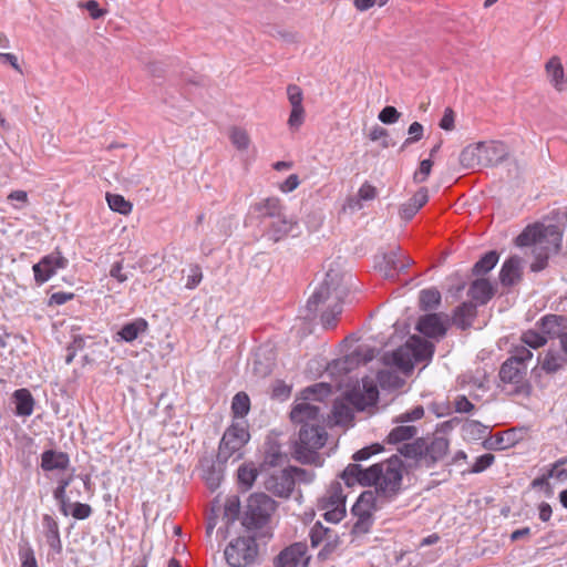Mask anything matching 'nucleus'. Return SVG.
<instances>
[{
    "label": "nucleus",
    "mask_w": 567,
    "mask_h": 567,
    "mask_svg": "<svg viewBox=\"0 0 567 567\" xmlns=\"http://www.w3.org/2000/svg\"><path fill=\"white\" fill-rule=\"evenodd\" d=\"M563 241V229L559 225H543L539 223L528 225L516 237L517 247L533 246L535 260L530 264V270L539 272L548 265V259L560 249Z\"/></svg>",
    "instance_id": "f257e3e1"
},
{
    "label": "nucleus",
    "mask_w": 567,
    "mask_h": 567,
    "mask_svg": "<svg viewBox=\"0 0 567 567\" xmlns=\"http://www.w3.org/2000/svg\"><path fill=\"white\" fill-rule=\"evenodd\" d=\"M370 486H374L375 495L385 504L394 501L402 492L403 462L398 455L375 463L368 467Z\"/></svg>",
    "instance_id": "f03ea898"
},
{
    "label": "nucleus",
    "mask_w": 567,
    "mask_h": 567,
    "mask_svg": "<svg viewBox=\"0 0 567 567\" xmlns=\"http://www.w3.org/2000/svg\"><path fill=\"white\" fill-rule=\"evenodd\" d=\"M533 358V352L525 346L515 347L509 357L502 363L498 372L503 384L509 385V394L530 393V384L527 379L528 362Z\"/></svg>",
    "instance_id": "7ed1b4c3"
},
{
    "label": "nucleus",
    "mask_w": 567,
    "mask_h": 567,
    "mask_svg": "<svg viewBox=\"0 0 567 567\" xmlns=\"http://www.w3.org/2000/svg\"><path fill=\"white\" fill-rule=\"evenodd\" d=\"M450 450V442L444 436H433L431 440L419 437L410 443H403L399 452L406 460L414 461L415 465L426 468L434 467L441 462Z\"/></svg>",
    "instance_id": "20e7f679"
},
{
    "label": "nucleus",
    "mask_w": 567,
    "mask_h": 567,
    "mask_svg": "<svg viewBox=\"0 0 567 567\" xmlns=\"http://www.w3.org/2000/svg\"><path fill=\"white\" fill-rule=\"evenodd\" d=\"M507 156L508 150L503 142H478L462 150L460 164L466 169L492 167L504 162Z\"/></svg>",
    "instance_id": "39448f33"
},
{
    "label": "nucleus",
    "mask_w": 567,
    "mask_h": 567,
    "mask_svg": "<svg viewBox=\"0 0 567 567\" xmlns=\"http://www.w3.org/2000/svg\"><path fill=\"white\" fill-rule=\"evenodd\" d=\"M434 344L419 336H411L406 342L395 349L392 354V363L409 373L416 363L429 362L434 354Z\"/></svg>",
    "instance_id": "423d86ee"
},
{
    "label": "nucleus",
    "mask_w": 567,
    "mask_h": 567,
    "mask_svg": "<svg viewBox=\"0 0 567 567\" xmlns=\"http://www.w3.org/2000/svg\"><path fill=\"white\" fill-rule=\"evenodd\" d=\"M328 433L320 424L301 425L298 441L295 444L296 458L306 464L316 463L319 460L318 451L324 446Z\"/></svg>",
    "instance_id": "0eeeda50"
},
{
    "label": "nucleus",
    "mask_w": 567,
    "mask_h": 567,
    "mask_svg": "<svg viewBox=\"0 0 567 567\" xmlns=\"http://www.w3.org/2000/svg\"><path fill=\"white\" fill-rule=\"evenodd\" d=\"M224 557L229 567H250L259 557L255 535L238 536L225 547Z\"/></svg>",
    "instance_id": "6e6552de"
},
{
    "label": "nucleus",
    "mask_w": 567,
    "mask_h": 567,
    "mask_svg": "<svg viewBox=\"0 0 567 567\" xmlns=\"http://www.w3.org/2000/svg\"><path fill=\"white\" fill-rule=\"evenodd\" d=\"M276 509V502L265 493L249 496L243 525L248 532L264 528Z\"/></svg>",
    "instance_id": "1a4fd4ad"
},
{
    "label": "nucleus",
    "mask_w": 567,
    "mask_h": 567,
    "mask_svg": "<svg viewBox=\"0 0 567 567\" xmlns=\"http://www.w3.org/2000/svg\"><path fill=\"white\" fill-rule=\"evenodd\" d=\"M250 434L245 421L233 422L225 431L218 447L217 460L226 463L231 456L241 457V449L249 441Z\"/></svg>",
    "instance_id": "9d476101"
},
{
    "label": "nucleus",
    "mask_w": 567,
    "mask_h": 567,
    "mask_svg": "<svg viewBox=\"0 0 567 567\" xmlns=\"http://www.w3.org/2000/svg\"><path fill=\"white\" fill-rule=\"evenodd\" d=\"M341 281V277L338 272L333 270H329L326 274V278L322 284L313 291L310 298L307 301V309L311 313H316L320 305L324 303L330 298L337 300L340 303L342 298V292L339 291V285Z\"/></svg>",
    "instance_id": "9b49d317"
},
{
    "label": "nucleus",
    "mask_w": 567,
    "mask_h": 567,
    "mask_svg": "<svg viewBox=\"0 0 567 567\" xmlns=\"http://www.w3.org/2000/svg\"><path fill=\"white\" fill-rule=\"evenodd\" d=\"M341 281V277L338 272L333 270H329L326 274V278L322 284L313 291L310 298L307 301V309L311 313H316L320 305L324 303L330 298L337 300L340 303L342 298V292L339 291V285Z\"/></svg>",
    "instance_id": "f8f14e48"
},
{
    "label": "nucleus",
    "mask_w": 567,
    "mask_h": 567,
    "mask_svg": "<svg viewBox=\"0 0 567 567\" xmlns=\"http://www.w3.org/2000/svg\"><path fill=\"white\" fill-rule=\"evenodd\" d=\"M412 264L413 260L409 256L403 255L400 247H395L382 255V259L377 264V267L385 278L394 279Z\"/></svg>",
    "instance_id": "ddd939ff"
},
{
    "label": "nucleus",
    "mask_w": 567,
    "mask_h": 567,
    "mask_svg": "<svg viewBox=\"0 0 567 567\" xmlns=\"http://www.w3.org/2000/svg\"><path fill=\"white\" fill-rule=\"evenodd\" d=\"M308 547L306 543H293L284 548L272 561L275 567H307L310 557L307 556Z\"/></svg>",
    "instance_id": "4468645a"
},
{
    "label": "nucleus",
    "mask_w": 567,
    "mask_h": 567,
    "mask_svg": "<svg viewBox=\"0 0 567 567\" xmlns=\"http://www.w3.org/2000/svg\"><path fill=\"white\" fill-rule=\"evenodd\" d=\"M68 265V259L60 251H54L40 259L33 265L34 280L38 285H42L51 279L58 269H63Z\"/></svg>",
    "instance_id": "2eb2a0df"
},
{
    "label": "nucleus",
    "mask_w": 567,
    "mask_h": 567,
    "mask_svg": "<svg viewBox=\"0 0 567 567\" xmlns=\"http://www.w3.org/2000/svg\"><path fill=\"white\" fill-rule=\"evenodd\" d=\"M295 476L289 468L271 473L264 482L266 491L277 497H290L295 488Z\"/></svg>",
    "instance_id": "dca6fc26"
},
{
    "label": "nucleus",
    "mask_w": 567,
    "mask_h": 567,
    "mask_svg": "<svg viewBox=\"0 0 567 567\" xmlns=\"http://www.w3.org/2000/svg\"><path fill=\"white\" fill-rule=\"evenodd\" d=\"M415 328L427 338H442L447 330V317L442 313L421 316Z\"/></svg>",
    "instance_id": "f3484780"
},
{
    "label": "nucleus",
    "mask_w": 567,
    "mask_h": 567,
    "mask_svg": "<svg viewBox=\"0 0 567 567\" xmlns=\"http://www.w3.org/2000/svg\"><path fill=\"white\" fill-rule=\"evenodd\" d=\"M297 226L298 221L285 213L280 217L265 224L264 236L274 243H278L292 233Z\"/></svg>",
    "instance_id": "a211bd4d"
},
{
    "label": "nucleus",
    "mask_w": 567,
    "mask_h": 567,
    "mask_svg": "<svg viewBox=\"0 0 567 567\" xmlns=\"http://www.w3.org/2000/svg\"><path fill=\"white\" fill-rule=\"evenodd\" d=\"M252 207L262 224H266V219L274 220L280 217L286 210L281 199L278 197H267L256 203Z\"/></svg>",
    "instance_id": "6ab92c4d"
},
{
    "label": "nucleus",
    "mask_w": 567,
    "mask_h": 567,
    "mask_svg": "<svg viewBox=\"0 0 567 567\" xmlns=\"http://www.w3.org/2000/svg\"><path fill=\"white\" fill-rule=\"evenodd\" d=\"M320 409L309 402L297 403L291 412L290 419L300 425L320 424Z\"/></svg>",
    "instance_id": "aec40b11"
},
{
    "label": "nucleus",
    "mask_w": 567,
    "mask_h": 567,
    "mask_svg": "<svg viewBox=\"0 0 567 567\" xmlns=\"http://www.w3.org/2000/svg\"><path fill=\"white\" fill-rule=\"evenodd\" d=\"M522 278V259L511 256L504 261L499 270V281L505 287L514 286Z\"/></svg>",
    "instance_id": "412c9836"
},
{
    "label": "nucleus",
    "mask_w": 567,
    "mask_h": 567,
    "mask_svg": "<svg viewBox=\"0 0 567 567\" xmlns=\"http://www.w3.org/2000/svg\"><path fill=\"white\" fill-rule=\"evenodd\" d=\"M42 533L47 544L55 554L62 553V542L60 537V528L56 519L49 514L42 516Z\"/></svg>",
    "instance_id": "4be33fe9"
},
{
    "label": "nucleus",
    "mask_w": 567,
    "mask_h": 567,
    "mask_svg": "<svg viewBox=\"0 0 567 567\" xmlns=\"http://www.w3.org/2000/svg\"><path fill=\"white\" fill-rule=\"evenodd\" d=\"M384 503L372 491L363 492L352 506L353 516L372 515L373 511L380 508Z\"/></svg>",
    "instance_id": "5701e85b"
},
{
    "label": "nucleus",
    "mask_w": 567,
    "mask_h": 567,
    "mask_svg": "<svg viewBox=\"0 0 567 567\" xmlns=\"http://www.w3.org/2000/svg\"><path fill=\"white\" fill-rule=\"evenodd\" d=\"M70 465V457L64 452L47 450L41 454V468L45 472L66 470Z\"/></svg>",
    "instance_id": "b1692460"
},
{
    "label": "nucleus",
    "mask_w": 567,
    "mask_h": 567,
    "mask_svg": "<svg viewBox=\"0 0 567 567\" xmlns=\"http://www.w3.org/2000/svg\"><path fill=\"white\" fill-rule=\"evenodd\" d=\"M340 478L349 487H352L355 484L370 486L368 468H363L360 464H349L340 474Z\"/></svg>",
    "instance_id": "393cba45"
},
{
    "label": "nucleus",
    "mask_w": 567,
    "mask_h": 567,
    "mask_svg": "<svg viewBox=\"0 0 567 567\" xmlns=\"http://www.w3.org/2000/svg\"><path fill=\"white\" fill-rule=\"evenodd\" d=\"M468 297H471L476 303L485 305L487 303L492 297L494 296V290L491 282L485 278H480L474 280L467 291Z\"/></svg>",
    "instance_id": "a878e982"
},
{
    "label": "nucleus",
    "mask_w": 567,
    "mask_h": 567,
    "mask_svg": "<svg viewBox=\"0 0 567 567\" xmlns=\"http://www.w3.org/2000/svg\"><path fill=\"white\" fill-rule=\"evenodd\" d=\"M223 464L218 460L214 461H205L202 464V476L205 480L206 484L210 489H216L223 480L224 470Z\"/></svg>",
    "instance_id": "bb28decb"
},
{
    "label": "nucleus",
    "mask_w": 567,
    "mask_h": 567,
    "mask_svg": "<svg viewBox=\"0 0 567 567\" xmlns=\"http://www.w3.org/2000/svg\"><path fill=\"white\" fill-rule=\"evenodd\" d=\"M476 305H474L471 301L463 302L454 310L453 323L457 328L465 330L472 326L473 320L476 317Z\"/></svg>",
    "instance_id": "cd10ccee"
},
{
    "label": "nucleus",
    "mask_w": 567,
    "mask_h": 567,
    "mask_svg": "<svg viewBox=\"0 0 567 567\" xmlns=\"http://www.w3.org/2000/svg\"><path fill=\"white\" fill-rule=\"evenodd\" d=\"M16 404L14 413L18 416H30L34 409V399L28 389H18L12 394Z\"/></svg>",
    "instance_id": "c85d7f7f"
},
{
    "label": "nucleus",
    "mask_w": 567,
    "mask_h": 567,
    "mask_svg": "<svg viewBox=\"0 0 567 567\" xmlns=\"http://www.w3.org/2000/svg\"><path fill=\"white\" fill-rule=\"evenodd\" d=\"M545 70L549 82L557 91H563L565 85L564 68L558 56H553L545 64Z\"/></svg>",
    "instance_id": "c756f323"
},
{
    "label": "nucleus",
    "mask_w": 567,
    "mask_h": 567,
    "mask_svg": "<svg viewBox=\"0 0 567 567\" xmlns=\"http://www.w3.org/2000/svg\"><path fill=\"white\" fill-rule=\"evenodd\" d=\"M147 328V321L143 318H138L125 323L117 332V336L125 342H133L141 333L145 332Z\"/></svg>",
    "instance_id": "7c9ffc66"
},
{
    "label": "nucleus",
    "mask_w": 567,
    "mask_h": 567,
    "mask_svg": "<svg viewBox=\"0 0 567 567\" xmlns=\"http://www.w3.org/2000/svg\"><path fill=\"white\" fill-rule=\"evenodd\" d=\"M319 506L346 508V496L339 483L331 485L327 494L320 499Z\"/></svg>",
    "instance_id": "2f4dec72"
},
{
    "label": "nucleus",
    "mask_w": 567,
    "mask_h": 567,
    "mask_svg": "<svg viewBox=\"0 0 567 567\" xmlns=\"http://www.w3.org/2000/svg\"><path fill=\"white\" fill-rule=\"evenodd\" d=\"M499 255L496 250H489L477 260L472 269L474 276H483L489 272L498 262Z\"/></svg>",
    "instance_id": "473e14b6"
},
{
    "label": "nucleus",
    "mask_w": 567,
    "mask_h": 567,
    "mask_svg": "<svg viewBox=\"0 0 567 567\" xmlns=\"http://www.w3.org/2000/svg\"><path fill=\"white\" fill-rule=\"evenodd\" d=\"M341 539L339 533L333 529L330 535L322 543V548L318 551V559L326 561L339 549Z\"/></svg>",
    "instance_id": "72a5a7b5"
},
{
    "label": "nucleus",
    "mask_w": 567,
    "mask_h": 567,
    "mask_svg": "<svg viewBox=\"0 0 567 567\" xmlns=\"http://www.w3.org/2000/svg\"><path fill=\"white\" fill-rule=\"evenodd\" d=\"M417 433L414 425H398L390 431L386 436L389 444H399L404 441L413 439Z\"/></svg>",
    "instance_id": "f704fd0d"
},
{
    "label": "nucleus",
    "mask_w": 567,
    "mask_h": 567,
    "mask_svg": "<svg viewBox=\"0 0 567 567\" xmlns=\"http://www.w3.org/2000/svg\"><path fill=\"white\" fill-rule=\"evenodd\" d=\"M441 303V292L432 287L423 289L419 295L420 308L424 311L435 309Z\"/></svg>",
    "instance_id": "c9c22d12"
},
{
    "label": "nucleus",
    "mask_w": 567,
    "mask_h": 567,
    "mask_svg": "<svg viewBox=\"0 0 567 567\" xmlns=\"http://www.w3.org/2000/svg\"><path fill=\"white\" fill-rule=\"evenodd\" d=\"M332 393V386L329 383L320 382L306 388L302 391L305 400L323 401Z\"/></svg>",
    "instance_id": "e433bc0d"
},
{
    "label": "nucleus",
    "mask_w": 567,
    "mask_h": 567,
    "mask_svg": "<svg viewBox=\"0 0 567 567\" xmlns=\"http://www.w3.org/2000/svg\"><path fill=\"white\" fill-rule=\"evenodd\" d=\"M106 202L111 210L121 215H128L133 209L132 203L120 194L106 193Z\"/></svg>",
    "instance_id": "4c0bfd02"
},
{
    "label": "nucleus",
    "mask_w": 567,
    "mask_h": 567,
    "mask_svg": "<svg viewBox=\"0 0 567 567\" xmlns=\"http://www.w3.org/2000/svg\"><path fill=\"white\" fill-rule=\"evenodd\" d=\"M258 475L257 468L252 464H243L237 471L238 483L247 491L249 489Z\"/></svg>",
    "instance_id": "58836bf2"
},
{
    "label": "nucleus",
    "mask_w": 567,
    "mask_h": 567,
    "mask_svg": "<svg viewBox=\"0 0 567 567\" xmlns=\"http://www.w3.org/2000/svg\"><path fill=\"white\" fill-rule=\"evenodd\" d=\"M250 410V399L247 393L238 392L231 401V412L235 417H244Z\"/></svg>",
    "instance_id": "ea45409f"
},
{
    "label": "nucleus",
    "mask_w": 567,
    "mask_h": 567,
    "mask_svg": "<svg viewBox=\"0 0 567 567\" xmlns=\"http://www.w3.org/2000/svg\"><path fill=\"white\" fill-rule=\"evenodd\" d=\"M286 461V455L281 452L278 444H270L265 452L264 466L276 467Z\"/></svg>",
    "instance_id": "a19ab883"
},
{
    "label": "nucleus",
    "mask_w": 567,
    "mask_h": 567,
    "mask_svg": "<svg viewBox=\"0 0 567 567\" xmlns=\"http://www.w3.org/2000/svg\"><path fill=\"white\" fill-rule=\"evenodd\" d=\"M332 530V528L323 526L321 522H316L309 533L311 547L316 548L322 545Z\"/></svg>",
    "instance_id": "79ce46f5"
},
{
    "label": "nucleus",
    "mask_w": 567,
    "mask_h": 567,
    "mask_svg": "<svg viewBox=\"0 0 567 567\" xmlns=\"http://www.w3.org/2000/svg\"><path fill=\"white\" fill-rule=\"evenodd\" d=\"M514 442L507 432L497 433L495 436L484 441L483 445L488 450H505L512 446Z\"/></svg>",
    "instance_id": "37998d69"
},
{
    "label": "nucleus",
    "mask_w": 567,
    "mask_h": 567,
    "mask_svg": "<svg viewBox=\"0 0 567 567\" xmlns=\"http://www.w3.org/2000/svg\"><path fill=\"white\" fill-rule=\"evenodd\" d=\"M333 416L336 419V423L342 425L351 424L354 419L352 409L344 403L334 404Z\"/></svg>",
    "instance_id": "c03bdc74"
},
{
    "label": "nucleus",
    "mask_w": 567,
    "mask_h": 567,
    "mask_svg": "<svg viewBox=\"0 0 567 567\" xmlns=\"http://www.w3.org/2000/svg\"><path fill=\"white\" fill-rule=\"evenodd\" d=\"M240 512V501L237 495L228 497L224 505V517L227 519V524L234 523Z\"/></svg>",
    "instance_id": "a18cd8bd"
},
{
    "label": "nucleus",
    "mask_w": 567,
    "mask_h": 567,
    "mask_svg": "<svg viewBox=\"0 0 567 567\" xmlns=\"http://www.w3.org/2000/svg\"><path fill=\"white\" fill-rule=\"evenodd\" d=\"M355 522L352 524L351 527V534L354 536L364 535L370 532L372 525H373V515H360L354 516Z\"/></svg>",
    "instance_id": "49530a36"
},
{
    "label": "nucleus",
    "mask_w": 567,
    "mask_h": 567,
    "mask_svg": "<svg viewBox=\"0 0 567 567\" xmlns=\"http://www.w3.org/2000/svg\"><path fill=\"white\" fill-rule=\"evenodd\" d=\"M465 433L476 439H482L488 433V426L484 425L480 421L470 420L463 425Z\"/></svg>",
    "instance_id": "de8ad7c7"
},
{
    "label": "nucleus",
    "mask_w": 567,
    "mask_h": 567,
    "mask_svg": "<svg viewBox=\"0 0 567 567\" xmlns=\"http://www.w3.org/2000/svg\"><path fill=\"white\" fill-rule=\"evenodd\" d=\"M374 357V350L371 349V348H365V349H362V348H358L357 350L353 351V353L351 355H349L347 358V360L343 362L344 364H347V362L350 360L352 362H355L357 364H360V363H367L369 361H371Z\"/></svg>",
    "instance_id": "09e8293b"
},
{
    "label": "nucleus",
    "mask_w": 567,
    "mask_h": 567,
    "mask_svg": "<svg viewBox=\"0 0 567 567\" xmlns=\"http://www.w3.org/2000/svg\"><path fill=\"white\" fill-rule=\"evenodd\" d=\"M347 399L358 411H364L368 406L374 405L360 392V390L349 392Z\"/></svg>",
    "instance_id": "8fccbe9b"
},
{
    "label": "nucleus",
    "mask_w": 567,
    "mask_h": 567,
    "mask_svg": "<svg viewBox=\"0 0 567 567\" xmlns=\"http://www.w3.org/2000/svg\"><path fill=\"white\" fill-rule=\"evenodd\" d=\"M342 308L341 305L336 302L331 310L324 311L321 315V322L324 329H330L336 326L337 317L341 313Z\"/></svg>",
    "instance_id": "3c124183"
},
{
    "label": "nucleus",
    "mask_w": 567,
    "mask_h": 567,
    "mask_svg": "<svg viewBox=\"0 0 567 567\" xmlns=\"http://www.w3.org/2000/svg\"><path fill=\"white\" fill-rule=\"evenodd\" d=\"M432 166L433 162L431 158L421 161L419 169L413 175V182L415 184L424 183L431 174Z\"/></svg>",
    "instance_id": "603ef678"
},
{
    "label": "nucleus",
    "mask_w": 567,
    "mask_h": 567,
    "mask_svg": "<svg viewBox=\"0 0 567 567\" xmlns=\"http://www.w3.org/2000/svg\"><path fill=\"white\" fill-rule=\"evenodd\" d=\"M522 341L532 349H538L547 342V339L538 332L529 330L523 334Z\"/></svg>",
    "instance_id": "864d4df0"
},
{
    "label": "nucleus",
    "mask_w": 567,
    "mask_h": 567,
    "mask_svg": "<svg viewBox=\"0 0 567 567\" xmlns=\"http://www.w3.org/2000/svg\"><path fill=\"white\" fill-rule=\"evenodd\" d=\"M230 140L231 143L238 148V150H246L249 146V137L246 131L234 127L230 133Z\"/></svg>",
    "instance_id": "5fc2aeb1"
},
{
    "label": "nucleus",
    "mask_w": 567,
    "mask_h": 567,
    "mask_svg": "<svg viewBox=\"0 0 567 567\" xmlns=\"http://www.w3.org/2000/svg\"><path fill=\"white\" fill-rule=\"evenodd\" d=\"M383 451V446L380 445V444H372V445H369V446H365L359 451H357L353 455H352V460L355 461V462H360V461H365L368 458H370L372 455H375L380 452Z\"/></svg>",
    "instance_id": "6e6d98bb"
},
{
    "label": "nucleus",
    "mask_w": 567,
    "mask_h": 567,
    "mask_svg": "<svg viewBox=\"0 0 567 567\" xmlns=\"http://www.w3.org/2000/svg\"><path fill=\"white\" fill-rule=\"evenodd\" d=\"M563 365V359L559 355L547 353L543 363L542 369L547 373L557 372Z\"/></svg>",
    "instance_id": "4d7b16f0"
},
{
    "label": "nucleus",
    "mask_w": 567,
    "mask_h": 567,
    "mask_svg": "<svg viewBox=\"0 0 567 567\" xmlns=\"http://www.w3.org/2000/svg\"><path fill=\"white\" fill-rule=\"evenodd\" d=\"M495 461V456L491 453L478 456L472 465L471 473H482L488 468Z\"/></svg>",
    "instance_id": "13d9d810"
},
{
    "label": "nucleus",
    "mask_w": 567,
    "mask_h": 567,
    "mask_svg": "<svg viewBox=\"0 0 567 567\" xmlns=\"http://www.w3.org/2000/svg\"><path fill=\"white\" fill-rule=\"evenodd\" d=\"M424 415V409L422 405L414 406L410 411L401 413L395 417V422L398 423H408L420 420Z\"/></svg>",
    "instance_id": "bf43d9fd"
},
{
    "label": "nucleus",
    "mask_w": 567,
    "mask_h": 567,
    "mask_svg": "<svg viewBox=\"0 0 567 567\" xmlns=\"http://www.w3.org/2000/svg\"><path fill=\"white\" fill-rule=\"evenodd\" d=\"M93 513L92 507L89 504L75 502L72 504L71 515L78 520H84L89 518Z\"/></svg>",
    "instance_id": "052dcab7"
},
{
    "label": "nucleus",
    "mask_w": 567,
    "mask_h": 567,
    "mask_svg": "<svg viewBox=\"0 0 567 567\" xmlns=\"http://www.w3.org/2000/svg\"><path fill=\"white\" fill-rule=\"evenodd\" d=\"M287 95L288 100L291 104V107H303V93L302 90L296 84H289L287 86Z\"/></svg>",
    "instance_id": "680f3d73"
},
{
    "label": "nucleus",
    "mask_w": 567,
    "mask_h": 567,
    "mask_svg": "<svg viewBox=\"0 0 567 567\" xmlns=\"http://www.w3.org/2000/svg\"><path fill=\"white\" fill-rule=\"evenodd\" d=\"M400 116L401 113L394 106L388 105L381 110L378 118L383 124H393L400 118Z\"/></svg>",
    "instance_id": "e2e57ef3"
},
{
    "label": "nucleus",
    "mask_w": 567,
    "mask_h": 567,
    "mask_svg": "<svg viewBox=\"0 0 567 567\" xmlns=\"http://www.w3.org/2000/svg\"><path fill=\"white\" fill-rule=\"evenodd\" d=\"M79 6L87 10L90 17L94 20H97L107 13V10L100 8V4L95 0H89L84 3H80Z\"/></svg>",
    "instance_id": "0e129e2a"
},
{
    "label": "nucleus",
    "mask_w": 567,
    "mask_h": 567,
    "mask_svg": "<svg viewBox=\"0 0 567 567\" xmlns=\"http://www.w3.org/2000/svg\"><path fill=\"white\" fill-rule=\"evenodd\" d=\"M362 390L360 391L370 402L375 404L379 399V390L377 385L367 379H363L362 381Z\"/></svg>",
    "instance_id": "69168bd1"
},
{
    "label": "nucleus",
    "mask_w": 567,
    "mask_h": 567,
    "mask_svg": "<svg viewBox=\"0 0 567 567\" xmlns=\"http://www.w3.org/2000/svg\"><path fill=\"white\" fill-rule=\"evenodd\" d=\"M203 279L202 268L198 265L190 267V274L187 276L185 287L189 290L195 289Z\"/></svg>",
    "instance_id": "338daca9"
},
{
    "label": "nucleus",
    "mask_w": 567,
    "mask_h": 567,
    "mask_svg": "<svg viewBox=\"0 0 567 567\" xmlns=\"http://www.w3.org/2000/svg\"><path fill=\"white\" fill-rule=\"evenodd\" d=\"M321 509L324 511L323 513V518L324 520L327 522H330V523H339L346 515V508H339L338 506L337 507H320Z\"/></svg>",
    "instance_id": "774afa93"
}]
</instances>
